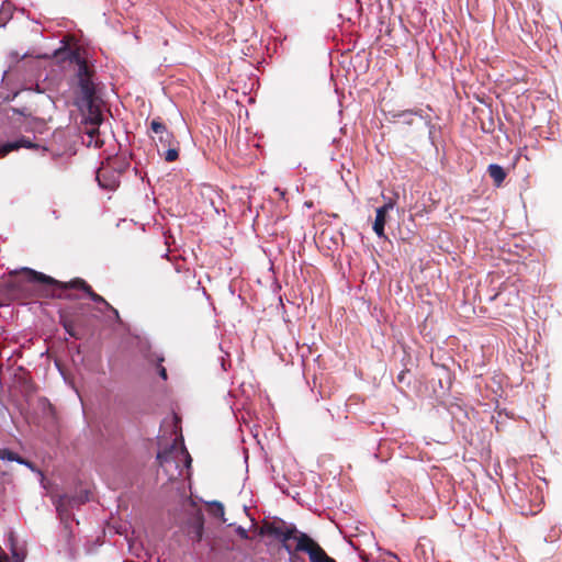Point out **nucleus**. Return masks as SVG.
Wrapping results in <instances>:
<instances>
[{
    "label": "nucleus",
    "instance_id": "nucleus-16",
    "mask_svg": "<svg viewBox=\"0 0 562 562\" xmlns=\"http://www.w3.org/2000/svg\"><path fill=\"white\" fill-rule=\"evenodd\" d=\"M20 461H21V462H19V464H22V465H24L25 468H29L31 471H33V472H35V473H37V474H38V476L41 477V482H43V481H44V474H43V472H42L41 470H38L37 468H35V465H34L32 462H30L29 460L23 459V458H21V460H20Z\"/></svg>",
    "mask_w": 562,
    "mask_h": 562
},
{
    "label": "nucleus",
    "instance_id": "nucleus-13",
    "mask_svg": "<svg viewBox=\"0 0 562 562\" xmlns=\"http://www.w3.org/2000/svg\"><path fill=\"white\" fill-rule=\"evenodd\" d=\"M0 458L1 460H7V461H14L16 463L21 462V458L18 453L9 450V449H0Z\"/></svg>",
    "mask_w": 562,
    "mask_h": 562
},
{
    "label": "nucleus",
    "instance_id": "nucleus-4",
    "mask_svg": "<svg viewBox=\"0 0 562 562\" xmlns=\"http://www.w3.org/2000/svg\"><path fill=\"white\" fill-rule=\"evenodd\" d=\"M295 550L307 553L311 562H326V560L331 559L326 554L324 549L305 532H300L297 537H295Z\"/></svg>",
    "mask_w": 562,
    "mask_h": 562
},
{
    "label": "nucleus",
    "instance_id": "nucleus-25",
    "mask_svg": "<svg viewBox=\"0 0 562 562\" xmlns=\"http://www.w3.org/2000/svg\"><path fill=\"white\" fill-rule=\"evenodd\" d=\"M97 180H98L100 187H103V188L106 187L105 184L102 183V181L100 179V175L97 176Z\"/></svg>",
    "mask_w": 562,
    "mask_h": 562
},
{
    "label": "nucleus",
    "instance_id": "nucleus-1",
    "mask_svg": "<svg viewBox=\"0 0 562 562\" xmlns=\"http://www.w3.org/2000/svg\"><path fill=\"white\" fill-rule=\"evenodd\" d=\"M157 460L169 481L179 477L182 474L183 468L189 469L192 462L183 443L179 445L176 440L168 448L157 453Z\"/></svg>",
    "mask_w": 562,
    "mask_h": 562
},
{
    "label": "nucleus",
    "instance_id": "nucleus-20",
    "mask_svg": "<svg viewBox=\"0 0 562 562\" xmlns=\"http://www.w3.org/2000/svg\"><path fill=\"white\" fill-rule=\"evenodd\" d=\"M393 207H394V203H393V201L390 200L387 203H385L384 205L378 207L376 210H381L383 212V214L386 215L387 212L390 210H392Z\"/></svg>",
    "mask_w": 562,
    "mask_h": 562
},
{
    "label": "nucleus",
    "instance_id": "nucleus-7",
    "mask_svg": "<svg viewBox=\"0 0 562 562\" xmlns=\"http://www.w3.org/2000/svg\"><path fill=\"white\" fill-rule=\"evenodd\" d=\"M33 148L35 145L27 138L21 137L20 139L7 142L4 144H0V158L4 157L12 150H16L19 148Z\"/></svg>",
    "mask_w": 562,
    "mask_h": 562
},
{
    "label": "nucleus",
    "instance_id": "nucleus-21",
    "mask_svg": "<svg viewBox=\"0 0 562 562\" xmlns=\"http://www.w3.org/2000/svg\"><path fill=\"white\" fill-rule=\"evenodd\" d=\"M104 310L109 311L112 314L113 318L120 322L119 311L114 308L110 303L109 306H106Z\"/></svg>",
    "mask_w": 562,
    "mask_h": 562
},
{
    "label": "nucleus",
    "instance_id": "nucleus-27",
    "mask_svg": "<svg viewBox=\"0 0 562 562\" xmlns=\"http://www.w3.org/2000/svg\"><path fill=\"white\" fill-rule=\"evenodd\" d=\"M2 551H3V550H2V548L0 547V553H1Z\"/></svg>",
    "mask_w": 562,
    "mask_h": 562
},
{
    "label": "nucleus",
    "instance_id": "nucleus-9",
    "mask_svg": "<svg viewBox=\"0 0 562 562\" xmlns=\"http://www.w3.org/2000/svg\"><path fill=\"white\" fill-rule=\"evenodd\" d=\"M23 271H25L26 273L30 274V280L33 281V282H40V283H44V284L60 285V282L55 280L54 278H52V277H49L47 274H44L42 272L35 271V270H33L31 268H23Z\"/></svg>",
    "mask_w": 562,
    "mask_h": 562
},
{
    "label": "nucleus",
    "instance_id": "nucleus-22",
    "mask_svg": "<svg viewBox=\"0 0 562 562\" xmlns=\"http://www.w3.org/2000/svg\"><path fill=\"white\" fill-rule=\"evenodd\" d=\"M63 326L69 336L76 337V334L70 323L64 321Z\"/></svg>",
    "mask_w": 562,
    "mask_h": 562
},
{
    "label": "nucleus",
    "instance_id": "nucleus-14",
    "mask_svg": "<svg viewBox=\"0 0 562 562\" xmlns=\"http://www.w3.org/2000/svg\"><path fill=\"white\" fill-rule=\"evenodd\" d=\"M178 148L173 146H168V149L164 153L165 160L168 162L175 161L178 158Z\"/></svg>",
    "mask_w": 562,
    "mask_h": 562
},
{
    "label": "nucleus",
    "instance_id": "nucleus-18",
    "mask_svg": "<svg viewBox=\"0 0 562 562\" xmlns=\"http://www.w3.org/2000/svg\"><path fill=\"white\" fill-rule=\"evenodd\" d=\"M10 19H11L10 10L4 8V5H2V9L0 11V27H4Z\"/></svg>",
    "mask_w": 562,
    "mask_h": 562
},
{
    "label": "nucleus",
    "instance_id": "nucleus-12",
    "mask_svg": "<svg viewBox=\"0 0 562 562\" xmlns=\"http://www.w3.org/2000/svg\"><path fill=\"white\" fill-rule=\"evenodd\" d=\"M9 543H10V551H11V561L12 562H23L25 560V553L22 550H19L13 533H10L9 537Z\"/></svg>",
    "mask_w": 562,
    "mask_h": 562
},
{
    "label": "nucleus",
    "instance_id": "nucleus-26",
    "mask_svg": "<svg viewBox=\"0 0 562 562\" xmlns=\"http://www.w3.org/2000/svg\"><path fill=\"white\" fill-rule=\"evenodd\" d=\"M326 562H336L333 558L330 560H326Z\"/></svg>",
    "mask_w": 562,
    "mask_h": 562
},
{
    "label": "nucleus",
    "instance_id": "nucleus-19",
    "mask_svg": "<svg viewBox=\"0 0 562 562\" xmlns=\"http://www.w3.org/2000/svg\"><path fill=\"white\" fill-rule=\"evenodd\" d=\"M236 533L241 538V539H248L249 536H248V531L241 527V526H238L236 529H235Z\"/></svg>",
    "mask_w": 562,
    "mask_h": 562
},
{
    "label": "nucleus",
    "instance_id": "nucleus-3",
    "mask_svg": "<svg viewBox=\"0 0 562 562\" xmlns=\"http://www.w3.org/2000/svg\"><path fill=\"white\" fill-rule=\"evenodd\" d=\"M77 60V79L78 88L80 91L81 102L91 108L94 100L95 88L92 81V71L90 70L87 61L80 57H76Z\"/></svg>",
    "mask_w": 562,
    "mask_h": 562
},
{
    "label": "nucleus",
    "instance_id": "nucleus-6",
    "mask_svg": "<svg viewBox=\"0 0 562 562\" xmlns=\"http://www.w3.org/2000/svg\"><path fill=\"white\" fill-rule=\"evenodd\" d=\"M151 131L157 135L156 146L158 153L161 148L167 146H171L175 143V137L172 133H170L166 125L159 122L158 120H153L150 123Z\"/></svg>",
    "mask_w": 562,
    "mask_h": 562
},
{
    "label": "nucleus",
    "instance_id": "nucleus-5",
    "mask_svg": "<svg viewBox=\"0 0 562 562\" xmlns=\"http://www.w3.org/2000/svg\"><path fill=\"white\" fill-rule=\"evenodd\" d=\"M391 117L393 122H400L408 126L413 125L415 119L418 117L424 122L425 126L429 130L432 128L431 117L422 109L392 112Z\"/></svg>",
    "mask_w": 562,
    "mask_h": 562
},
{
    "label": "nucleus",
    "instance_id": "nucleus-24",
    "mask_svg": "<svg viewBox=\"0 0 562 562\" xmlns=\"http://www.w3.org/2000/svg\"><path fill=\"white\" fill-rule=\"evenodd\" d=\"M0 562H12L11 559L2 551L0 553Z\"/></svg>",
    "mask_w": 562,
    "mask_h": 562
},
{
    "label": "nucleus",
    "instance_id": "nucleus-10",
    "mask_svg": "<svg viewBox=\"0 0 562 562\" xmlns=\"http://www.w3.org/2000/svg\"><path fill=\"white\" fill-rule=\"evenodd\" d=\"M487 172L490 177L493 179L496 187H499L506 178V171L502 166L497 164H491L487 167Z\"/></svg>",
    "mask_w": 562,
    "mask_h": 562
},
{
    "label": "nucleus",
    "instance_id": "nucleus-23",
    "mask_svg": "<svg viewBox=\"0 0 562 562\" xmlns=\"http://www.w3.org/2000/svg\"><path fill=\"white\" fill-rule=\"evenodd\" d=\"M158 373H159V376H160L161 379L167 380V370H166V368L160 367V368H159V372H158Z\"/></svg>",
    "mask_w": 562,
    "mask_h": 562
},
{
    "label": "nucleus",
    "instance_id": "nucleus-15",
    "mask_svg": "<svg viewBox=\"0 0 562 562\" xmlns=\"http://www.w3.org/2000/svg\"><path fill=\"white\" fill-rule=\"evenodd\" d=\"M209 505L215 507L216 510H215L214 515L221 517L222 520L225 522L226 519L224 518V515H225L224 505L218 501H212L209 503Z\"/></svg>",
    "mask_w": 562,
    "mask_h": 562
},
{
    "label": "nucleus",
    "instance_id": "nucleus-11",
    "mask_svg": "<svg viewBox=\"0 0 562 562\" xmlns=\"http://www.w3.org/2000/svg\"><path fill=\"white\" fill-rule=\"evenodd\" d=\"M386 223V215L381 210H376L375 220L373 223V231L379 237L385 238L384 227Z\"/></svg>",
    "mask_w": 562,
    "mask_h": 562
},
{
    "label": "nucleus",
    "instance_id": "nucleus-2",
    "mask_svg": "<svg viewBox=\"0 0 562 562\" xmlns=\"http://www.w3.org/2000/svg\"><path fill=\"white\" fill-rule=\"evenodd\" d=\"M262 530L280 541L288 553H292V548L288 542L291 539L295 540V537L300 533L294 524L285 522L281 518H273L271 521L265 522Z\"/></svg>",
    "mask_w": 562,
    "mask_h": 562
},
{
    "label": "nucleus",
    "instance_id": "nucleus-17",
    "mask_svg": "<svg viewBox=\"0 0 562 562\" xmlns=\"http://www.w3.org/2000/svg\"><path fill=\"white\" fill-rule=\"evenodd\" d=\"M71 499L67 495H60L56 501V509L58 513L64 512V507L69 504Z\"/></svg>",
    "mask_w": 562,
    "mask_h": 562
},
{
    "label": "nucleus",
    "instance_id": "nucleus-8",
    "mask_svg": "<svg viewBox=\"0 0 562 562\" xmlns=\"http://www.w3.org/2000/svg\"><path fill=\"white\" fill-rule=\"evenodd\" d=\"M70 286L83 290L94 303L102 304L104 308L109 306V302L101 295L93 292L91 286L87 284L83 280L76 279L70 282Z\"/></svg>",
    "mask_w": 562,
    "mask_h": 562
}]
</instances>
